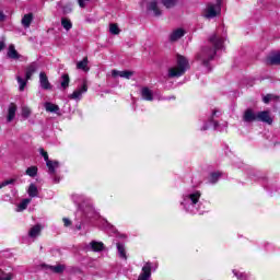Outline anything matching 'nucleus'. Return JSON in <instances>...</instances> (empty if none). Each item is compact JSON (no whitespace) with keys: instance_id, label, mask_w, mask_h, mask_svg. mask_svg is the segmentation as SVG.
<instances>
[{"instance_id":"35","label":"nucleus","mask_w":280,"mask_h":280,"mask_svg":"<svg viewBox=\"0 0 280 280\" xmlns=\"http://www.w3.org/2000/svg\"><path fill=\"white\" fill-rule=\"evenodd\" d=\"M38 174V167L36 166H31L26 170V175L31 176V178H34Z\"/></svg>"},{"instance_id":"48","label":"nucleus","mask_w":280,"mask_h":280,"mask_svg":"<svg viewBox=\"0 0 280 280\" xmlns=\"http://www.w3.org/2000/svg\"><path fill=\"white\" fill-rule=\"evenodd\" d=\"M5 15L3 14V12L0 11V21H4Z\"/></svg>"},{"instance_id":"10","label":"nucleus","mask_w":280,"mask_h":280,"mask_svg":"<svg viewBox=\"0 0 280 280\" xmlns=\"http://www.w3.org/2000/svg\"><path fill=\"white\" fill-rule=\"evenodd\" d=\"M257 121H262L264 124H272V117H270V112H258Z\"/></svg>"},{"instance_id":"5","label":"nucleus","mask_w":280,"mask_h":280,"mask_svg":"<svg viewBox=\"0 0 280 280\" xmlns=\"http://www.w3.org/2000/svg\"><path fill=\"white\" fill-rule=\"evenodd\" d=\"M222 0H217V4L209 3L205 10L203 16L206 19H215L222 12Z\"/></svg>"},{"instance_id":"24","label":"nucleus","mask_w":280,"mask_h":280,"mask_svg":"<svg viewBox=\"0 0 280 280\" xmlns=\"http://www.w3.org/2000/svg\"><path fill=\"white\" fill-rule=\"evenodd\" d=\"M21 116L23 119H30V117H32V108H30L27 105H23L21 107Z\"/></svg>"},{"instance_id":"46","label":"nucleus","mask_w":280,"mask_h":280,"mask_svg":"<svg viewBox=\"0 0 280 280\" xmlns=\"http://www.w3.org/2000/svg\"><path fill=\"white\" fill-rule=\"evenodd\" d=\"M63 224L65 226H71V220L67 219V218H63Z\"/></svg>"},{"instance_id":"29","label":"nucleus","mask_w":280,"mask_h":280,"mask_svg":"<svg viewBox=\"0 0 280 280\" xmlns=\"http://www.w3.org/2000/svg\"><path fill=\"white\" fill-rule=\"evenodd\" d=\"M148 10L154 13V16H161V10H159V5L155 1L150 2Z\"/></svg>"},{"instance_id":"37","label":"nucleus","mask_w":280,"mask_h":280,"mask_svg":"<svg viewBox=\"0 0 280 280\" xmlns=\"http://www.w3.org/2000/svg\"><path fill=\"white\" fill-rule=\"evenodd\" d=\"M72 198L77 205H81V206H82V202L86 200V198H84V196L82 195H73Z\"/></svg>"},{"instance_id":"20","label":"nucleus","mask_w":280,"mask_h":280,"mask_svg":"<svg viewBox=\"0 0 280 280\" xmlns=\"http://www.w3.org/2000/svg\"><path fill=\"white\" fill-rule=\"evenodd\" d=\"M32 21H34V14L28 13L22 18L21 23H22L23 27L27 28L32 25Z\"/></svg>"},{"instance_id":"27","label":"nucleus","mask_w":280,"mask_h":280,"mask_svg":"<svg viewBox=\"0 0 280 280\" xmlns=\"http://www.w3.org/2000/svg\"><path fill=\"white\" fill-rule=\"evenodd\" d=\"M77 69H81V71H89V58L85 57L83 60L77 63Z\"/></svg>"},{"instance_id":"13","label":"nucleus","mask_w":280,"mask_h":280,"mask_svg":"<svg viewBox=\"0 0 280 280\" xmlns=\"http://www.w3.org/2000/svg\"><path fill=\"white\" fill-rule=\"evenodd\" d=\"M7 56L12 60H19V58H21V55H19V51H16V48L14 47V44L9 45Z\"/></svg>"},{"instance_id":"22","label":"nucleus","mask_w":280,"mask_h":280,"mask_svg":"<svg viewBox=\"0 0 280 280\" xmlns=\"http://www.w3.org/2000/svg\"><path fill=\"white\" fill-rule=\"evenodd\" d=\"M30 202H32V199H30V198L23 199V200L16 206L15 211H16L18 213H21V211H25V209H27V206L30 205Z\"/></svg>"},{"instance_id":"16","label":"nucleus","mask_w":280,"mask_h":280,"mask_svg":"<svg viewBox=\"0 0 280 280\" xmlns=\"http://www.w3.org/2000/svg\"><path fill=\"white\" fill-rule=\"evenodd\" d=\"M266 63L267 65H278V66H280V51L268 56L267 60H266Z\"/></svg>"},{"instance_id":"50","label":"nucleus","mask_w":280,"mask_h":280,"mask_svg":"<svg viewBox=\"0 0 280 280\" xmlns=\"http://www.w3.org/2000/svg\"><path fill=\"white\" fill-rule=\"evenodd\" d=\"M78 231L82 230V225H77Z\"/></svg>"},{"instance_id":"45","label":"nucleus","mask_w":280,"mask_h":280,"mask_svg":"<svg viewBox=\"0 0 280 280\" xmlns=\"http://www.w3.org/2000/svg\"><path fill=\"white\" fill-rule=\"evenodd\" d=\"M80 8H86V1L89 0H78Z\"/></svg>"},{"instance_id":"44","label":"nucleus","mask_w":280,"mask_h":280,"mask_svg":"<svg viewBox=\"0 0 280 280\" xmlns=\"http://www.w3.org/2000/svg\"><path fill=\"white\" fill-rule=\"evenodd\" d=\"M5 49V37L0 38V51H3Z\"/></svg>"},{"instance_id":"43","label":"nucleus","mask_w":280,"mask_h":280,"mask_svg":"<svg viewBox=\"0 0 280 280\" xmlns=\"http://www.w3.org/2000/svg\"><path fill=\"white\" fill-rule=\"evenodd\" d=\"M271 100H272V94H267L266 96L262 97V102L265 104H269Z\"/></svg>"},{"instance_id":"19","label":"nucleus","mask_w":280,"mask_h":280,"mask_svg":"<svg viewBox=\"0 0 280 280\" xmlns=\"http://www.w3.org/2000/svg\"><path fill=\"white\" fill-rule=\"evenodd\" d=\"M46 165L48 167L49 174H56V170L60 167V162L59 161H48L46 162Z\"/></svg>"},{"instance_id":"25","label":"nucleus","mask_w":280,"mask_h":280,"mask_svg":"<svg viewBox=\"0 0 280 280\" xmlns=\"http://www.w3.org/2000/svg\"><path fill=\"white\" fill-rule=\"evenodd\" d=\"M30 198H38V187L35 184H31L27 189Z\"/></svg>"},{"instance_id":"9","label":"nucleus","mask_w":280,"mask_h":280,"mask_svg":"<svg viewBox=\"0 0 280 280\" xmlns=\"http://www.w3.org/2000/svg\"><path fill=\"white\" fill-rule=\"evenodd\" d=\"M39 84L44 91H50L51 83H49V79L45 72L39 73Z\"/></svg>"},{"instance_id":"8","label":"nucleus","mask_w":280,"mask_h":280,"mask_svg":"<svg viewBox=\"0 0 280 280\" xmlns=\"http://www.w3.org/2000/svg\"><path fill=\"white\" fill-rule=\"evenodd\" d=\"M243 121L246 124H253V121H257V113H255L253 109L245 110L243 115Z\"/></svg>"},{"instance_id":"40","label":"nucleus","mask_w":280,"mask_h":280,"mask_svg":"<svg viewBox=\"0 0 280 280\" xmlns=\"http://www.w3.org/2000/svg\"><path fill=\"white\" fill-rule=\"evenodd\" d=\"M109 32L110 34H114L115 36H117V34H119V26L117 24H110L109 25Z\"/></svg>"},{"instance_id":"12","label":"nucleus","mask_w":280,"mask_h":280,"mask_svg":"<svg viewBox=\"0 0 280 280\" xmlns=\"http://www.w3.org/2000/svg\"><path fill=\"white\" fill-rule=\"evenodd\" d=\"M16 104L11 103L8 108V115H7V121L10 124L11 121H14V118L16 117Z\"/></svg>"},{"instance_id":"18","label":"nucleus","mask_w":280,"mask_h":280,"mask_svg":"<svg viewBox=\"0 0 280 280\" xmlns=\"http://www.w3.org/2000/svg\"><path fill=\"white\" fill-rule=\"evenodd\" d=\"M90 248L94 253H102V250H104V243L97 242V241H92L90 243Z\"/></svg>"},{"instance_id":"21","label":"nucleus","mask_w":280,"mask_h":280,"mask_svg":"<svg viewBox=\"0 0 280 280\" xmlns=\"http://www.w3.org/2000/svg\"><path fill=\"white\" fill-rule=\"evenodd\" d=\"M44 107L47 113H58L60 110V107L51 102H46Z\"/></svg>"},{"instance_id":"34","label":"nucleus","mask_w":280,"mask_h":280,"mask_svg":"<svg viewBox=\"0 0 280 280\" xmlns=\"http://www.w3.org/2000/svg\"><path fill=\"white\" fill-rule=\"evenodd\" d=\"M61 25L63 28H66L67 32L73 27V24H71V20L62 18L61 19Z\"/></svg>"},{"instance_id":"11","label":"nucleus","mask_w":280,"mask_h":280,"mask_svg":"<svg viewBox=\"0 0 280 280\" xmlns=\"http://www.w3.org/2000/svg\"><path fill=\"white\" fill-rule=\"evenodd\" d=\"M42 231L43 225L36 224L28 230V237H31L32 240H36V237L40 236Z\"/></svg>"},{"instance_id":"38","label":"nucleus","mask_w":280,"mask_h":280,"mask_svg":"<svg viewBox=\"0 0 280 280\" xmlns=\"http://www.w3.org/2000/svg\"><path fill=\"white\" fill-rule=\"evenodd\" d=\"M19 86H20V91H25V86H27V81H25L23 78L18 77L16 78Z\"/></svg>"},{"instance_id":"3","label":"nucleus","mask_w":280,"mask_h":280,"mask_svg":"<svg viewBox=\"0 0 280 280\" xmlns=\"http://www.w3.org/2000/svg\"><path fill=\"white\" fill-rule=\"evenodd\" d=\"M189 70V60L185 56L177 55L176 66L168 69V78H180Z\"/></svg>"},{"instance_id":"32","label":"nucleus","mask_w":280,"mask_h":280,"mask_svg":"<svg viewBox=\"0 0 280 280\" xmlns=\"http://www.w3.org/2000/svg\"><path fill=\"white\" fill-rule=\"evenodd\" d=\"M233 275L238 279V280H248V273L238 271L237 269L233 270Z\"/></svg>"},{"instance_id":"15","label":"nucleus","mask_w":280,"mask_h":280,"mask_svg":"<svg viewBox=\"0 0 280 280\" xmlns=\"http://www.w3.org/2000/svg\"><path fill=\"white\" fill-rule=\"evenodd\" d=\"M141 97L147 102H152V100H154V94L152 93V90H150L149 88H142Z\"/></svg>"},{"instance_id":"4","label":"nucleus","mask_w":280,"mask_h":280,"mask_svg":"<svg viewBox=\"0 0 280 280\" xmlns=\"http://www.w3.org/2000/svg\"><path fill=\"white\" fill-rule=\"evenodd\" d=\"M156 270H159V262H144L138 280H152V272H156Z\"/></svg>"},{"instance_id":"47","label":"nucleus","mask_w":280,"mask_h":280,"mask_svg":"<svg viewBox=\"0 0 280 280\" xmlns=\"http://www.w3.org/2000/svg\"><path fill=\"white\" fill-rule=\"evenodd\" d=\"M201 130H203V131H205V130H209V124L206 122V124L201 127Z\"/></svg>"},{"instance_id":"23","label":"nucleus","mask_w":280,"mask_h":280,"mask_svg":"<svg viewBox=\"0 0 280 280\" xmlns=\"http://www.w3.org/2000/svg\"><path fill=\"white\" fill-rule=\"evenodd\" d=\"M215 117H220V110L214 109L209 118V124L213 126L214 130H218V122L214 120Z\"/></svg>"},{"instance_id":"7","label":"nucleus","mask_w":280,"mask_h":280,"mask_svg":"<svg viewBox=\"0 0 280 280\" xmlns=\"http://www.w3.org/2000/svg\"><path fill=\"white\" fill-rule=\"evenodd\" d=\"M112 75L114 78H125V80H130L131 77L135 75V72L130 70H125V71L112 70Z\"/></svg>"},{"instance_id":"36","label":"nucleus","mask_w":280,"mask_h":280,"mask_svg":"<svg viewBox=\"0 0 280 280\" xmlns=\"http://www.w3.org/2000/svg\"><path fill=\"white\" fill-rule=\"evenodd\" d=\"M180 0H162L165 8H174Z\"/></svg>"},{"instance_id":"33","label":"nucleus","mask_w":280,"mask_h":280,"mask_svg":"<svg viewBox=\"0 0 280 280\" xmlns=\"http://www.w3.org/2000/svg\"><path fill=\"white\" fill-rule=\"evenodd\" d=\"M14 273L0 270V280H13Z\"/></svg>"},{"instance_id":"1","label":"nucleus","mask_w":280,"mask_h":280,"mask_svg":"<svg viewBox=\"0 0 280 280\" xmlns=\"http://www.w3.org/2000/svg\"><path fill=\"white\" fill-rule=\"evenodd\" d=\"M224 45V38L220 37L218 34H212L209 37V42L206 46L201 48V50L197 54V60L203 65V67H208L209 62L215 58V54H218V49H222Z\"/></svg>"},{"instance_id":"30","label":"nucleus","mask_w":280,"mask_h":280,"mask_svg":"<svg viewBox=\"0 0 280 280\" xmlns=\"http://www.w3.org/2000/svg\"><path fill=\"white\" fill-rule=\"evenodd\" d=\"M117 250L120 259H128L126 256V247L121 243H117Z\"/></svg>"},{"instance_id":"2","label":"nucleus","mask_w":280,"mask_h":280,"mask_svg":"<svg viewBox=\"0 0 280 280\" xmlns=\"http://www.w3.org/2000/svg\"><path fill=\"white\" fill-rule=\"evenodd\" d=\"M200 196H202L200 190L188 191L183 195L180 205L184 207L187 213H191L192 215L199 213V215H203L207 212V207L202 206Z\"/></svg>"},{"instance_id":"49","label":"nucleus","mask_w":280,"mask_h":280,"mask_svg":"<svg viewBox=\"0 0 280 280\" xmlns=\"http://www.w3.org/2000/svg\"><path fill=\"white\" fill-rule=\"evenodd\" d=\"M55 183H60V179H58L57 177L54 178Z\"/></svg>"},{"instance_id":"42","label":"nucleus","mask_w":280,"mask_h":280,"mask_svg":"<svg viewBox=\"0 0 280 280\" xmlns=\"http://www.w3.org/2000/svg\"><path fill=\"white\" fill-rule=\"evenodd\" d=\"M71 12H73V7L71 4L63 7V14H71Z\"/></svg>"},{"instance_id":"28","label":"nucleus","mask_w":280,"mask_h":280,"mask_svg":"<svg viewBox=\"0 0 280 280\" xmlns=\"http://www.w3.org/2000/svg\"><path fill=\"white\" fill-rule=\"evenodd\" d=\"M47 268L50 272H55L56 275H61V272H65L63 265L48 266Z\"/></svg>"},{"instance_id":"14","label":"nucleus","mask_w":280,"mask_h":280,"mask_svg":"<svg viewBox=\"0 0 280 280\" xmlns=\"http://www.w3.org/2000/svg\"><path fill=\"white\" fill-rule=\"evenodd\" d=\"M183 36H185V31L183 28H177L170 35V40L176 43V40H179Z\"/></svg>"},{"instance_id":"6","label":"nucleus","mask_w":280,"mask_h":280,"mask_svg":"<svg viewBox=\"0 0 280 280\" xmlns=\"http://www.w3.org/2000/svg\"><path fill=\"white\" fill-rule=\"evenodd\" d=\"M89 91V85L86 84V81H83V84L78 88L72 94H70L68 97L69 100H75L77 102H80L82 100V95Z\"/></svg>"},{"instance_id":"41","label":"nucleus","mask_w":280,"mask_h":280,"mask_svg":"<svg viewBox=\"0 0 280 280\" xmlns=\"http://www.w3.org/2000/svg\"><path fill=\"white\" fill-rule=\"evenodd\" d=\"M39 154L44 158L46 163H48V161H51L49 160V154L44 149H39Z\"/></svg>"},{"instance_id":"17","label":"nucleus","mask_w":280,"mask_h":280,"mask_svg":"<svg viewBox=\"0 0 280 280\" xmlns=\"http://www.w3.org/2000/svg\"><path fill=\"white\" fill-rule=\"evenodd\" d=\"M36 69H38V63L37 62H32L26 67V80H31L32 75L36 73Z\"/></svg>"},{"instance_id":"26","label":"nucleus","mask_w":280,"mask_h":280,"mask_svg":"<svg viewBox=\"0 0 280 280\" xmlns=\"http://www.w3.org/2000/svg\"><path fill=\"white\" fill-rule=\"evenodd\" d=\"M220 176H222L220 172L211 173L208 177V183H210V185H215V183L220 180Z\"/></svg>"},{"instance_id":"31","label":"nucleus","mask_w":280,"mask_h":280,"mask_svg":"<svg viewBox=\"0 0 280 280\" xmlns=\"http://www.w3.org/2000/svg\"><path fill=\"white\" fill-rule=\"evenodd\" d=\"M69 82H71V80L69 79V74H62L61 75V89H69Z\"/></svg>"},{"instance_id":"39","label":"nucleus","mask_w":280,"mask_h":280,"mask_svg":"<svg viewBox=\"0 0 280 280\" xmlns=\"http://www.w3.org/2000/svg\"><path fill=\"white\" fill-rule=\"evenodd\" d=\"M14 183H16V179H14V178L7 179V180L0 183V189H3V187H8V185H14Z\"/></svg>"}]
</instances>
